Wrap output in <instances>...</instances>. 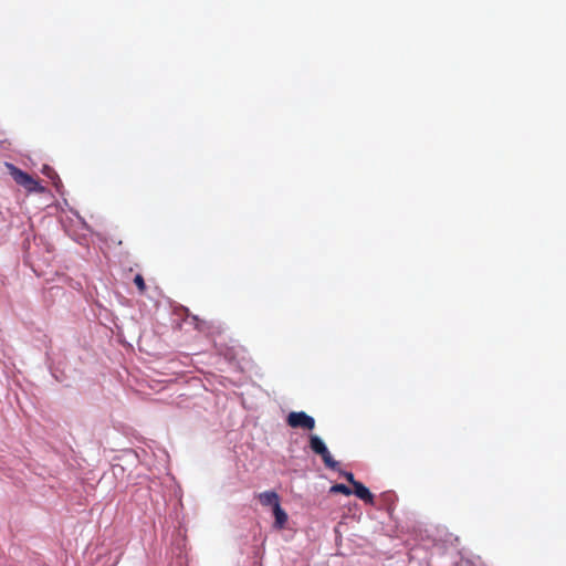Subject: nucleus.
Listing matches in <instances>:
<instances>
[{"mask_svg": "<svg viewBox=\"0 0 566 566\" xmlns=\"http://www.w3.org/2000/svg\"><path fill=\"white\" fill-rule=\"evenodd\" d=\"M273 514H274V518H275L273 526L276 530H283L285 527L286 522H287V514L281 507V504L275 505V507L273 509Z\"/></svg>", "mask_w": 566, "mask_h": 566, "instance_id": "obj_5", "label": "nucleus"}, {"mask_svg": "<svg viewBox=\"0 0 566 566\" xmlns=\"http://www.w3.org/2000/svg\"><path fill=\"white\" fill-rule=\"evenodd\" d=\"M329 492L331 493H340L344 495H350L353 493L352 489L345 484H334L331 486Z\"/></svg>", "mask_w": 566, "mask_h": 566, "instance_id": "obj_8", "label": "nucleus"}, {"mask_svg": "<svg viewBox=\"0 0 566 566\" xmlns=\"http://www.w3.org/2000/svg\"><path fill=\"white\" fill-rule=\"evenodd\" d=\"M134 283L137 286L140 294H144L146 291L145 280L142 274H137L134 279Z\"/></svg>", "mask_w": 566, "mask_h": 566, "instance_id": "obj_10", "label": "nucleus"}, {"mask_svg": "<svg viewBox=\"0 0 566 566\" xmlns=\"http://www.w3.org/2000/svg\"><path fill=\"white\" fill-rule=\"evenodd\" d=\"M353 488L354 493L358 499L363 500L367 504H374V495L361 482L355 483Z\"/></svg>", "mask_w": 566, "mask_h": 566, "instance_id": "obj_4", "label": "nucleus"}, {"mask_svg": "<svg viewBox=\"0 0 566 566\" xmlns=\"http://www.w3.org/2000/svg\"><path fill=\"white\" fill-rule=\"evenodd\" d=\"M343 476L354 486L358 481L355 480L354 474L352 472H343Z\"/></svg>", "mask_w": 566, "mask_h": 566, "instance_id": "obj_11", "label": "nucleus"}, {"mask_svg": "<svg viewBox=\"0 0 566 566\" xmlns=\"http://www.w3.org/2000/svg\"><path fill=\"white\" fill-rule=\"evenodd\" d=\"M286 422L291 428H302L313 430L315 420L304 411H292L286 418Z\"/></svg>", "mask_w": 566, "mask_h": 566, "instance_id": "obj_2", "label": "nucleus"}, {"mask_svg": "<svg viewBox=\"0 0 566 566\" xmlns=\"http://www.w3.org/2000/svg\"><path fill=\"white\" fill-rule=\"evenodd\" d=\"M321 458L327 468L333 470L337 469L338 462L333 459L328 450L327 453H325V455H321Z\"/></svg>", "mask_w": 566, "mask_h": 566, "instance_id": "obj_9", "label": "nucleus"}, {"mask_svg": "<svg viewBox=\"0 0 566 566\" xmlns=\"http://www.w3.org/2000/svg\"><path fill=\"white\" fill-rule=\"evenodd\" d=\"M42 174L44 176H46L48 178H50L52 180V182L54 184V186H56V187H57V184L61 182L56 171L48 165L43 166Z\"/></svg>", "mask_w": 566, "mask_h": 566, "instance_id": "obj_7", "label": "nucleus"}, {"mask_svg": "<svg viewBox=\"0 0 566 566\" xmlns=\"http://www.w3.org/2000/svg\"><path fill=\"white\" fill-rule=\"evenodd\" d=\"M8 168L10 170V175L13 178V180L24 187L28 191L33 192H43L44 188L40 186L39 181L35 180L32 176L29 174L22 171L21 169L17 168L15 166L8 164Z\"/></svg>", "mask_w": 566, "mask_h": 566, "instance_id": "obj_1", "label": "nucleus"}, {"mask_svg": "<svg viewBox=\"0 0 566 566\" xmlns=\"http://www.w3.org/2000/svg\"><path fill=\"white\" fill-rule=\"evenodd\" d=\"M310 447L312 451L318 455H325L328 450L323 440L315 434L310 437Z\"/></svg>", "mask_w": 566, "mask_h": 566, "instance_id": "obj_6", "label": "nucleus"}, {"mask_svg": "<svg viewBox=\"0 0 566 566\" xmlns=\"http://www.w3.org/2000/svg\"><path fill=\"white\" fill-rule=\"evenodd\" d=\"M258 497L263 506H272V509H274L275 505L280 504L279 494L274 491L262 492L258 495Z\"/></svg>", "mask_w": 566, "mask_h": 566, "instance_id": "obj_3", "label": "nucleus"}]
</instances>
